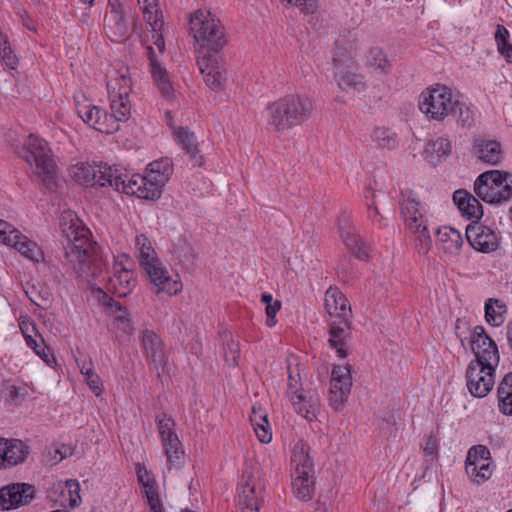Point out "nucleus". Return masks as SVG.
<instances>
[{
	"label": "nucleus",
	"instance_id": "338daca9",
	"mask_svg": "<svg viewBox=\"0 0 512 512\" xmlns=\"http://www.w3.org/2000/svg\"><path fill=\"white\" fill-rule=\"evenodd\" d=\"M423 451H424V455L427 457V456H431L432 458L434 456L437 455L438 453V439H437V435L434 434V433H431L426 442H425V446L423 448Z\"/></svg>",
	"mask_w": 512,
	"mask_h": 512
},
{
	"label": "nucleus",
	"instance_id": "8fccbe9b",
	"mask_svg": "<svg viewBox=\"0 0 512 512\" xmlns=\"http://www.w3.org/2000/svg\"><path fill=\"white\" fill-rule=\"evenodd\" d=\"M145 185H141L137 194L138 198L146 200H155L161 196L162 185L148 175L144 176Z\"/></svg>",
	"mask_w": 512,
	"mask_h": 512
},
{
	"label": "nucleus",
	"instance_id": "5fc2aeb1",
	"mask_svg": "<svg viewBox=\"0 0 512 512\" xmlns=\"http://www.w3.org/2000/svg\"><path fill=\"white\" fill-rule=\"evenodd\" d=\"M174 251L179 260L182 262L190 261L197 257V253L194 247L184 238L178 240V244H176Z\"/></svg>",
	"mask_w": 512,
	"mask_h": 512
},
{
	"label": "nucleus",
	"instance_id": "f8f14e48",
	"mask_svg": "<svg viewBox=\"0 0 512 512\" xmlns=\"http://www.w3.org/2000/svg\"><path fill=\"white\" fill-rule=\"evenodd\" d=\"M157 430L162 442L164 453L167 456L170 468L177 466L183 457V450L181 443L174 430L175 422L171 417L165 413L156 416Z\"/></svg>",
	"mask_w": 512,
	"mask_h": 512
},
{
	"label": "nucleus",
	"instance_id": "e433bc0d",
	"mask_svg": "<svg viewBox=\"0 0 512 512\" xmlns=\"http://www.w3.org/2000/svg\"><path fill=\"white\" fill-rule=\"evenodd\" d=\"M507 313L506 304L496 298H489L485 302V319L492 326H500L505 322Z\"/></svg>",
	"mask_w": 512,
	"mask_h": 512
},
{
	"label": "nucleus",
	"instance_id": "6e6d98bb",
	"mask_svg": "<svg viewBox=\"0 0 512 512\" xmlns=\"http://www.w3.org/2000/svg\"><path fill=\"white\" fill-rule=\"evenodd\" d=\"M223 350L225 361L232 366L238 365L240 356L239 343L231 338L224 344Z\"/></svg>",
	"mask_w": 512,
	"mask_h": 512
},
{
	"label": "nucleus",
	"instance_id": "5701e85b",
	"mask_svg": "<svg viewBox=\"0 0 512 512\" xmlns=\"http://www.w3.org/2000/svg\"><path fill=\"white\" fill-rule=\"evenodd\" d=\"M349 60L343 62L337 58H333L334 71L333 75L338 87L346 92H361L365 90L366 83L364 77L349 69Z\"/></svg>",
	"mask_w": 512,
	"mask_h": 512
},
{
	"label": "nucleus",
	"instance_id": "de8ad7c7",
	"mask_svg": "<svg viewBox=\"0 0 512 512\" xmlns=\"http://www.w3.org/2000/svg\"><path fill=\"white\" fill-rule=\"evenodd\" d=\"M80 485L76 480H68L65 485V489L61 492V505L69 506L74 508L81 502L79 495Z\"/></svg>",
	"mask_w": 512,
	"mask_h": 512
},
{
	"label": "nucleus",
	"instance_id": "69168bd1",
	"mask_svg": "<svg viewBox=\"0 0 512 512\" xmlns=\"http://www.w3.org/2000/svg\"><path fill=\"white\" fill-rule=\"evenodd\" d=\"M365 198L367 200V212H368V217L370 219H373V220H377V222L381 225V219H383V217L381 216L379 210H378V207L376 206L375 204V193L374 192H371V195L369 196L368 194L365 195Z\"/></svg>",
	"mask_w": 512,
	"mask_h": 512
},
{
	"label": "nucleus",
	"instance_id": "423d86ee",
	"mask_svg": "<svg viewBox=\"0 0 512 512\" xmlns=\"http://www.w3.org/2000/svg\"><path fill=\"white\" fill-rule=\"evenodd\" d=\"M474 192L490 204L508 202L512 198V174L500 170L483 172L474 183Z\"/></svg>",
	"mask_w": 512,
	"mask_h": 512
},
{
	"label": "nucleus",
	"instance_id": "f3484780",
	"mask_svg": "<svg viewBox=\"0 0 512 512\" xmlns=\"http://www.w3.org/2000/svg\"><path fill=\"white\" fill-rule=\"evenodd\" d=\"M472 351L475 355V360L472 362H479V364L498 366L500 356L497 345L491 339L483 326H476L473 330L471 337Z\"/></svg>",
	"mask_w": 512,
	"mask_h": 512
},
{
	"label": "nucleus",
	"instance_id": "58836bf2",
	"mask_svg": "<svg viewBox=\"0 0 512 512\" xmlns=\"http://www.w3.org/2000/svg\"><path fill=\"white\" fill-rule=\"evenodd\" d=\"M498 407L505 415H512V373L504 376L497 390Z\"/></svg>",
	"mask_w": 512,
	"mask_h": 512
},
{
	"label": "nucleus",
	"instance_id": "bb28decb",
	"mask_svg": "<svg viewBox=\"0 0 512 512\" xmlns=\"http://www.w3.org/2000/svg\"><path fill=\"white\" fill-rule=\"evenodd\" d=\"M142 348L146 359L155 368L163 366L166 362V351L161 337L152 330H144L142 333Z\"/></svg>",
	"mask_w": 512,
	"mask_h": 512
},
{
	"label": "nucleus",
	"instance_id": "393cba45",
	"mask_svg": "<svg viewBox=\"0 0 512 512\" xmlns=\"http://www.w3.org/2000/svg\"><path fill=\"white\" fill-rule=\"evenodd\" d=\"M29 454V447L18 439L0 438V469L22 464Z\"/></svg>",
	"mask_w": 512,
	"mask_h": 512
},
{
	"label": "nucleus",
	"instance_id": "a18cd8bd",
	"mask_svg": "<svg viewBox=\"0 0 512 512\" xmlns=\"http://www.w3.org/2000/svg\"><path fill=\"white\" fill-rule=\"evenodd\" d=\"M78 366L92 392L96 396L101 395L103 392V384L100 377L94 372L91 360H84L82 364L78 362Z\"/></svg>",
	"mask_w": 512,
	"mask_h": 512
},
{
	"label": "nucleus",
	"instance_id": "20e7f679",
	"mask_svg": "<svg viewBox=\"0 0 512 512\" xmlns=\"http://www.w3.org/2000/svg\"><path fill=\"white\" fill-rule=\"evenodd\" d=\"M190 34L199 49L219 52L227 44L226 31L221 21L209 10L199 9L189 18Z\"/></svg>",
	"mask_w": 512,
	"mask_h": 512
},
{
	"label": "nucleus",
	"instance_id": "680f3d73",
	"mask_svg": "<svg viewBox=\"0 0 512 512\" xmlns=\"http://www.w3.org/2000/svg\"><path fill=\"white\" fill-rule=\"evenodd\" d=\"M469 220L478 221L483 216V208L480 202L473 196L470 198L469 207L465 210V213L462 215Z\"/></svg>",
	"mask_w": 512,
	"mask_h": 512
},
{
	"label": "nucleus",
	"instance_id": "0eeeda50",
	"mask_svg": "<svg viewBox=\"0 0 512 512\" xmlns=\"http://www.w3.org/2000/svg\"><path fill=\"white\" fill-rule=\"evenodd\" d=\"M458 96L442 84H435L422 91L419 96V109L429 119L443 121L457 107Z\"/></svg>",
	"mask_w": 512,
	"mask_h": 512
},
{
	"label": "nucleus",
	"instance_id": "2f4dec72",
	"mask_svg": "<svg viewBox=\"0 0 512 512\" xmlns=\"http://www.w3.org/2000/svg\"><path fill=\"white\" fill-rule=\"evenodd\" d=\"M473 152L479 161L488 165H497L503 159L501 144L495 140L476 139Z\"/></svg>",
	"mask_w": 512,
	"mask_h": 512
},
{
	"label": "nucleus",
	"instance_id": "37998d69",
	"mask_svg": "<svg viewBox=\"0 0 512 512\" xmlns=\"http://www.w3.org/2000/svg\"><path fill=\"white\" fill-rule=\"evenodd\" d=\"M135 244L139 252V260L142 268L158 259L151 241L145 235H138L135 239Z\"/></svg>",
	"mask_w": 512,
	"mask_h": 512
},
{
	"label": "nucleus",
	"instance_id": "c85d7f7f",
	"mask_svg": "<svg viewBox=\"0 0 512 512\" xmlns=\"http://www.w3.org/2000/svg\"><path fill=\"white\" fill-rule=\"evenodd\" d=\"M325 308L330 320L352 318V310L345 295L338 289L330 287L325 294Z\"/></svg>",
	"mask_w": 512,
	"mask_h": 512
},
{
	"label": "nucleus",
	"instance_id": "dca6fc26",
	"mask_svg": "<svg viewBox=\"0 0 512 512\" xmlns=\"http://www.w3.org/2000/svg\"><path fill=\"white\" fill-rule=\"evenodd\" d=\"M113 166L80 162L71 168L72 178L81 185L106 186L112 177Z\"/></svg>",
	"mask_w": 512,
	"mask_h": 512
},
{
	"label": "nucleus",
	"instance_id": "4be33fe9",
	"mask_svg": "<svg viewBox=\"0 0 512 512\" xmlns=\"http://www.w3.org/2000/svg\"><path fill=\"white\" fill-rule=\"evenodd\" d=\"M466 238L472 248L482 253L493 252L499 246V237L496 232L480 224L468 225Z\"/></svg>",
	"mask_w": 512,
	"mask_h": 512
},
{
	"label": "nucleus",
	"instance_id": "ddd939ff",
	"mask_svg": "<svg viewBox=\"0 0 512 512\" xmlns=\"http://www.w3.org/2000/svg\"><path fill=\"white\" fill-rule=\"evenodd\" d=\"M465 471L469 479L478 485L492 476L491 454L486 446L476 445L468 450Z\"/></svg>",
	"mask_w": 512,
	"mask_h": 512
},
{
	"label": "nucleus",
	"instance_id": "09e8293b",
	"mask_svg": "<svg viewBox=\"0 0 512 512\" xmlns=\"http://www.w3.org/2000/svg\"><path fill=\"white\" fill-rule=\"evenodd\" d=\"M141 10L144 20L152 28V31H161L164 21L163 14L159 10L158 5L154 4L152 7L143 6Z\"/></svg>",
	"mask_w": 512,
	"mask_h": 512
},
{
	"label": "nucleus",
	"instance_id": "1a4fd4ad",
	"mask_svg": "<svg viewBox=\"0 0 512 512\" xmlns=\"http://www.w3.org/2000/svg\"><path fill=\"white\" fill-rule=\"evenodd\" d=\"M239 504L243 512H258L262 499L263 485L259 471L246 467L239 483Z\"/></svg>",
	"mask_w": 512,
	"mask_h": 512
},
{
	"label": "nucleus",
	"instance_id": "72a5a7b5",
	"mask_svg": "<svg viewBox=\"0 0 512 512\" xmlns=\"http://www.w3.org/2000/svg\"><path fill=\"white\" fill-rule=\"evenodd\" d=\"M437 242L443 252L450 256L458 255L463 245L460 232L447 226L437 230Z\"/></svg>",
	"mask_w": 512,
	"mask_h": 512
},
{
	"label": "nucleus",
	"instance_id": "ea45409f",
	"mask_svg": "<svg viewBox=\"0 0 512 512\" xmlns=\"http://www.w3.org/2000/svg\"><path fill=\"white\" fill-rule=\"evenodd\" d=\"M292 476L294 495L302 501L310 500L314 490L313 473H311V475H299L298 473H293Z\"/></svg>",
	"mask_w": 512,
	"mask_h": 512
},
{
	"label": "nucleus",
	"instance_id": "39448f33",
	"mask_svg": "<svg viewBox=\"0 0 512 512\" xmlns=\"http://www.w3.org/2000/svg\"><path fill=\"white\" fill-rule=\"evenodd\" d=\"M17 153L30 166L38 181L46 187L55 184L56 166L45 140L31 134Z\"/></svg>",
	"mask_w": 512,
	"mask_h": 512
},
{
	"label": "nucleus",
	"instance_id": "e2e57ef3",
	"mask_svg": "<svg viewBox=\"0 0 512 512\" xmlns=\"http://www.w3.org/2000/svg\"><path fill=\"white\" fill-rule=\"evenodd\" d=\"M144 487H145V493H146L150 508L154 512H162L161 501H160L158 494L155 491L153 485L144 483Z\"/></svg>",
	"mask_w": 512,
	"mask_h": 512
},
{
	"label": "nucleus",
	"instance_id": "3c124183",
	"mask_svg": "<svg viewBox=\"0 0 512 512\" xmlns=\"http://www.w3.org/2000/svg\"><path fill=\"white\" fill-rule=\"evenodd\" d=\"M261 301L266 304L265 312L267 315L266 325L273 327L276 325L277 320L275 318L277 312L281 309V301L274 300L273 296L268 293H263Z\"/></svg>",
	"mask_w": 512,
	"mask_h": 512
},
{
	"label": "nucleus",
	"instance_id": "f03ea898",
	"mask_svg": "<svg viewBox=\"0 0 512 512\" xmlns=\"http://www.w3.org/2000/svg\"><path fill=\"white\" fill-rule=\"evenodd\" d=\"M268 123L276 131L302 125L313 111L312 103L299 95H287L267 106Z\"/></svg>",
	"mask_w": 512,
	"mask_h": 512
},
{
	"label": "nucleus",
	"instance_id": "6e6552de",
	"mask_svg": "<svg viewBox=\"0 0 512 512\" xmlns=\"http://www.w3.org/2000/svg\"><path fill=\"white\" fill-rule=\"evenodd\" d=\"M300 380L299 372L294 374L289 364L286 396L298 415L312 421L320 408L319 394L314 389L302 387Z\"/></svg>",
	"mask_w": 512,
	"mask_h": 512
},
{
	"label": "nucleus",
	"instance_id": "aec40b11",
	"mask_svg": "<svg viewBox=\"0 0 512 512\" xmlns=\"http://www.w3.org/2000/svg\"><path fill=\"white\" fill-rule=\"evenodd\" d=\"M352 318L330 320L328 329V343L341 358L349 355L348 342L351 339Z\"/></svg>",
	"mask_w": 512,
	"mask_h": 512
},
{
	"label": "nucleus",
	"instance_id": "7ed1b4c3",
	"mask_svg": "<svg viewBox=\"0 0 512 512\" xmlns=\"http://www.w3.org/2000/svg\"><path fill=\"white\" fill-rule=\"evenodd\" d=\"M400 212L405 228L415 236L419 253L427 254L432 247L429 221L424 206L411 190L401 192Z\"/></svg>",
	"mask_w": 512,
	"mask_h": 512
},
{
	"label": "nucleus",
	"instance_id": "79ce46f5",
	"mask_svg": "<svg viewBox=\"0 0 512 512\" xmlns=\"http://www.w3.org/2000/svg\"><path fill=\"white\" fill-rule=\"evenodd\" d=\"M371 139L381 149L393 150L398 145L397 134L386 127H376L371 134Z\"/></svg>",
	"mask_w": 512,
	"mask_h": 512
},
{
	"label": "nucleus",
	"instance_id": "052dcab7",
	"mask_svg": "<svg viewBox=\"0 0 512 512\" xmlns=\"http://www.w3.org/2000/svg\"><path fill=\"white\" fill-rule=\"evenodd\" d=\"M470 198H473V195L463 189L456 190L453 194V201L462 215L463 213H465V210L469 207Z\"/></svg>",
	"mask_w": 512,
	"mask_h": 512
},
{
	"label": "nucleus",
	"instance_id": "864d4df0",
	"mask_svg": "<svg viewBox=\"0 0 512 512\" xmlns=\"http://www.w3.org/2000/svg\"><path fill=\"white\" fill-rule=\"evenodd\" d=\"M456 122L462 127H470L473 124L474 118L473 113L469 107L462 103L457 98V107L454 109V112L450 114Z\"/></svg>",
	"mask_w": 512,
	"mask_h": 512
},
{
	"label": "nucleus",
	"instance_id": "9b49d317",
	"mask_svg": "<svg viewBox=\"0 0 512 512\" xmlns=\"http://www.w3.org/2000/svg\"><path fill=\"white\" fill-rule=\"evenodd\" d=\"M0 242L15 248L27 259L34 262L43 260L41 248L32 240L28 239L10 223L0 219Z\"/></svg>",
	"mask_w": 512,
	"mask_h": 512
},
{
	"label": "nucleus",
	"instance_id": "49530a36",
	"mask_svg": "<svg viewBox=\"0 0 512 512\" xmlns=\"http://www.w3.org/2000/svg\"><path fill=\"white\" fill-rule=\"evenodd\" d=\"M366 63L375 72L382 74L388 73L391 66L384 52L378 47L370 49Z\"/></svg>",
	"mask_w": 512,
	"mask_h": 512
},
{
	"label": "nucleus",
	"instance_id": "c756f323",
	"mask_svg": "<svg viewBox=\"0 0 512 512\" xmlns=\"http://www.w3.org/2000/svg\"><path fill=\"white\" fill-rule=\"evenodd\" d=\"M113 269L114 274L108 280V290L118 297H126L135 286L134 274L121 263H115Z\"/></svg>",
	"mask_w": 512,
	"mask_h": 512
},
{
	"label": "nucleus",
	"instance_id": "473e14b6",
	"mask_svg": "<svg viewBox=\"0 0 512 512\" xmlns=\"http://www.w3.org/2000/svg\"><path fill=\"white\" fill-rule=\"evenodd\" d=\"M291 462L294 469L293 473H298L299 475H311V473H314L310 447L303 440H299L295 443L292 450Z\"/></svg>",
	"mask_w": 512,
	"mask_h": 512
},
{
	"label": "nucleus",
	"instance_id": "412c9836",
	"mask_svg": "<svg viewBox=\"0 0 512 512\" xmlns=\"http://www.w3.org/2000/svg\"><path fill=\"white\" fill-rule=\"evenodd\" d=\"M198 66L206 85L210 89L214 91L224 89L226 71L222 59L214 55L204 56L198 60Z\"/></svg>",
	"mask_w": 512,
	"mask_h": 512
},
{
	"label": "nucleus",
	"instance_id": "603ef678",
	"mask_svg": "<svg viewBox=\"0 0 512 512\" xmlns=\"http://www.w3.org/2000/svg\"><path fill=\"white\" fill-rule=\"evenodd\" d=\"M102 108L91 103L77 104L79 117L89 126L94 128V122L98 115H101Z\"/></svg>",
	"mask_w": 512,
	"mask_h": 512
},
{
	"label": "nucleus",
	"instance_id": "a211bd4d",
	"mask_svg": "<svg viewBox=\"0 0 512 512\" xmlns=\"http://www.w3.org/2000/svg\"><path fill=\"white\" fill-rule=\"evenodd\" d=\"M35 496L34 486L13 483L0 489V509L12 510L29 504Z\"/></svg>",
	"mask_w": 512,
	"mask_h": 512
},
{
	"label": "nucleus",
	"instance_id": "a19ab883",
	"mask_svg": "<svg viewBox=\"0 0 512 512\" xmlns=\"http://www.w3.org/2000/svg\"><path fill=\"white\" fill-rule=\"evenodd\" d=\"M451 142L444 137L429 141L425 146V153L431 158V162L435 163V159L440 161L451 154Z\"/></svg>",
	"mask_w": 512,
	"mask_h": 512
},
{
	"label": "nucleus",
	"instance_id": "0e129e2a",
	"mask_svg": "<svg viewBox=\"0 0 512 512\" xmlns=\"http://www.w3.org/2000/svg\"><path fill=\"white\" fill-rule=\"evenodd\" d=\"M253 429H254V432L260 442L269 443L272 440V432H271V427H270V423L268 420H267V426L264 423L257 424L256 426L253 427Z\"/></svg>",
	"mask_w": 512,
	"mask_h": 512
},
{
	"label": "nucleus",
	"instance_id": "774afa93",
	"mask_svg": "<svg viewBox=\"0 0 512 512\" xmlns=\"http://www.w3.org/2000/svg\"><path fill=\"white\" fill-rule=\"evenodd\" d=\"M20 329L23 333V336H24L26 342H27V337L29 335L30 337H37L40 340V342L43 343V337L37 331L34 323L29 322V321H22L20 323Z\"/></svg>",
	"mask_w": 512,
	"mask_h": 512
},
{
	"label": "nucleus",
	"instance_id": "a878e982",
	"mask_svg": "<svg viewBox=\"0 0 512 512\" xmlns=\"http://www.w3.org/2000/svg\"><path fill=\"white\" fill-rule=\"evenodd\" d=\"M104 30L107 37L113 42L121 43L127 40L131 30L124 11L118 10L115 6L112 10H107L104 17Z\"/></svg>",
	"mask_w": 512,
	"mask_h": 512
},
{
	"label": "nucleus",
	"instance_id": "4d7b16f0",
	"mask_svg": "<svg viewBox=\"0 0 512 512\" xmlns=\"http://www.w3.org/2000/svg\"><path fill=\"white\" fill-rule=\"evenodd\" d=\"M104 305L108 306L111 311L115 314V319L126 323L127 326H129V314L125 307H122L121 304L112 298L108 297L106 294H104Z\"/></svg>",
	"mask_w": 512,
	"mask_h": 512
},
{
	"label": "nucleus",
	"instance_id": "f704fd0d",
	"mask_svg": "<svg viewBox=\"0 0 512 512\" xmlns=\"http://www.w3.org/2000/svg\"><path fill=\"white\" fill-rule=\"evenodd\" d=\"M174 134L178 140V143L185 150L193 162L194 166H201L203 164V158L199 155L198 144L193 132H190L186 128L179 127L174 131Z\"/></svg>",
	"mask_w": 512,
	"mask_h": 512
},
{
	"label": "nucleus",
	"instance_id": "c9c22d12",
	"mask_svg": "<svg viewBox=\"0 0 512 512\" xmlns=\"http://www.w3.org/2000/svg\"><path fill=\"white\" fill-rule=\"evenodd\" d=\"M341 237L345 245L353 252V254L361 260H364L368 256V247L363 242L361 237L356 234L354 228H343L340 227Z\"/></svg>",
	"mask_w": 512,
	"mask_h": 512
},
{
	"label": "nucleus",
	"instance_id": "2eb2a0df",
	"mask_svg": "<svg viewBox=\"0 0 512 512\" xmlns=\"http://www.w3.org/2000/svg\"><path fill=\"white\" fill-rule=\"evenodd\" d=\"M352 387L349 366H335L331 373L329 403L335 411H341Z\"/></svg>",
	"mask_w": 512,
	"mask_h": 512
},
{
	"label": "nucleus",
	"instance_id": "6ab92c4d",
	"mask_svg": "<svg viewBox=\"0 0 512 512\" xmlns=\"http://www.w3.org/2000/svg\"><path fill=\"white\" fill-rule=\"evenodd\" d=\"M151 283L157 288V292H165L176 295L182 290V283L178 275L173 278L162 262L157 259L143 267Z\"/></svg>",
	"mask_w": 512,
	"mask_h": 512
},
{
	"label": "nucleus",
	"instance_id": "f257e3e1",
	"mask_svg": "<svg viewBox=\"0 0 512 512\" xmlns=\"http://www.w3.org/2000/svg\"><path fill=\"white\" fill-rule=\"evenodd\" d=\"M60 227L65 238L64 257L74 271L81 277L97 278L102 273V260L97 254V246L83 227L79 218L72 212H64Z\"/></svg>",
	"mask_w": 512,
	"mask_h": 512
},
{
	"label": "nucleus",
	"instance_id": "4468645a",
	"mask_svg": "<svg viewBox=\"0 0 512 512\" xmlns=\"http://www.w3.org/2000/svg\"><path fill=\"white\" fill-rule=\"evenodd\" d=\"M497 366L470 362L466 371L467 388L473 397L483 398L493 388Z\"/></svg>",
	"mask_w": 512,
	"mask_h": 512
},
{
	"label": "nucleus",
	"instance_id": "13d9d810",
	"mask_svg": "<svg viewBox=\"0 0 512 512\" xmlns=\"http://www.w3.org/2000/svg\"><path fill=\"white\" fill-rule=\"evenodd\" d=\"M30 348L34 350V352L43 359L46 363L50 362L51 350L50 348L45 344L43 341L40 342V340L37 337H30L28 335L27 337V343Z\"/></svg>",
	"mask_w": 512,
	"mask_h": 512
},
{
	"label": "nucleus",
	"instance_id": "bf43d9fd",
	"mask_svg": "<svg viewBox=\"0 0 512 512\" xmlns=\"http://www.w3.org/2000/svg\"><path fill=\"white\" fill-rule=\"evenodd\" d=\"M282 3H286L290 6H295L305 14H313L318 9L317 0H281Z\"/></svg>",
	"mask_w": 512,
	"mask_h": 512
},
{
	"label": "nucleus",
	"instance_id": "c03bdc74",
	"mask_svg": "<svg viewBox=\"0 0 512 512\" xmlns=\"http://www.w3.org/2000/svg\"><path fill=\"white\" fill-rule=\"evenodd\" d=\"M495 42L499 54L507 63L512 64V44L509 41V31L502 25H497Z\"/></svg>",
	"mask_w": 512,
	"mask_h": 512
},
{
	"label": "nucleus",
	"instance_id": "9d476101",
	"mask_svg": "<svg viewBox=\"0 0 512 512\" xmlns=\"http://www.w3.org/2000/svg\"><path fill=\"white\" fill-rule=\"evenodd\" d=\"M107 91L110 103L125 105L131 112V103L129 94L132 89V81L130 78L129 68L125 65L118 64L107 71Z\"/></svg>",
	"mask_w": 512,
	"mask_h": 512
},
{
	"label": "nucleus",
	"instance_id": "4c0bfd02",
	"mask_svg": "<svg viewBox=\"0 0 512 512\" xmlns=\"http://www.w3.org/2000/svg\"><path fill=\"white\" fill-rule=\"evenodd\" d=\"M173 173L172 161L169 158H162L151 162L148 165L147 174L150 179L155 180L162 186L170 179Z\"/></svg>",
	"mask_w": 512,
	"mask_h": 512
},
{
	"label": "nucleus",
	"instance_id": "cd10ccee",
	"mask_svg": "<svg viewBox=\"0 0 512 512\" xmlns=\"http://www.w3.org/2000/svg\"><path fill=\"white\" fill-rule=\"evenodd\" d=\"M112 171L109 186L113 187L116 191L137 196L140 186L145 185L143 175L133 174L129 176L128 173L119 166H113Z\"/></svg>",
	"mask_w": 512,
	"mask_h": 512
},
{
	"label": "nucleus",
	"instance_id": "b1692460",
	"mask_svg": "<svg viewBox=\"0 0 512 512\" xmlns=\"http://www.w3.org/2000/svg\"><path fill=\"white\" fill-rule=\"evenodd\" d=\"M111 113L102 109L101 115L96 117L94 122V129L105 134H112L119 130L120 123L125 122L130 117V111L122 103H110Z\"/></svg>",
	"mask_w": 512,
	"mask_h": 512
},
{
	"label": "nucleus",
	"instance_id": "7c9ffc66",
	"mask_svg": "<svg viewBox=\"0 0 512 512\" xmlns=\"http://www.w3.org/2000/svg\"><path fill=\"white\" fill-rule=\"evenodd\" d=\"M147 52L155 85L164 98L172 100L175 90L166 69L158 62L152 46L147 47Z\"/></svg>",
	"mask_w": 512,
	"mask_h": 512
}]
</instances>
